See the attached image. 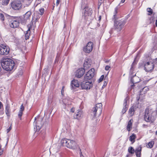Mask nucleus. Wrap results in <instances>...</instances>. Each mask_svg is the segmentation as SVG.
<instances>
[{"label":"nucleus","instance_id":"30","mask_svg":"<svg viewBox=\"0 0 157 157\" xmlns=\"http://www.w3.org/2000/svg\"><path fill=\"white\" fill-rule=\"evenodd\" d=\"M154 144V141H151L150 142H149L147 146V147H149L150 148H151L153 147V146Z\"/></svg>","mask_w":157,"mask_h":157},{"label":"nucleus","instance_id":"51","mask_svg":"<svg viewBox=\"0 0 157 157\" xmlns=\"http://www.w3.org/2000/svg\"><path fill=\"white\" fill-rule=\"evenodd\" d=\"M51 97H49L48 98V101H50V100H51Z\"/></svg>","mask_w":157,"mask_h":157},{"label":"nucleus","instance_id":"53","mask_svg":"<svg viewBox=\"0 0 157 157\" xmlns=\"http://www.w3.org/2000/svg\"><path fill=\"white\" fill-rule=\"evenodd\" d=\"M155 25H156V26H157V20H156V21Z\"/></svg>","mask_w":157,"mask_h":157},{"label":"nucleus","instance_id":"7","mask_svg":"<svg viewBox=\"0 0 157 157\" xmlns=\"http://www.w3.org/2000/svg\"><path fill=\"white\" fill-rule=\"evenodd\" d=\"M42 119L41 117H35V121L33 122L34 129H36V131H39L42 126Z\"/></svg>","mask_w":157,"mask_h":157},{"label":"nucleus","instance_id":"56","mask_svg":"<svg viewBox=\"0 0 157 157\" xmlns=\"http://www.w3.org/2000/svg\"><path fill=\"white\" fill-rule=\"evenodd\" d=\"M155 134L156 135H157V131H156V132H155Z\"/></svg>","mask_w":157,"mask_h":157},{"label":"nucleus","instance_id":"55","mask_svg":"<svg viewBox=\"0 0 157 157\" xmlns=\"http://www.w3.org/2000/svg\"><path fill=\"white\" fill-rule=\"evenodd\" d=\"M99 2H100L101 3L102 1V0H99Z\"/></svg>","mask_w":157,"mask_h":157},{"label":"nucleus","instance_id":"19","mask_svg":"<svg viewBox=\"0 0 157 157\" xmlns=\"http://www.w3.org/2000/svg\"><path fill=\"white\" fill-rule=\"evenodd\" d=\"M79 86V84L78 80L74 79L72 81L71 84V86L72 88L75 89L76 87H78Z\"/></svg>","mask_w":157,"mask_h":157},{"label":"nucleus","instance_id":"57","mask_svg":"<svg viewBox=\"0 0 157 157\" xmlns=\"http://www.w3.org/2000/svg\"><path fill=\"white\" fill-rule=\"evenodd\" d=\"M1 67H0V71H1Z\"/></svg>","mask_w":157,"mask_h":157},{"label":"nucleus","instance_id":"42","mask_svg":"<svg viewBox=\"0 0 157 157\" xmlns=\"http://www.w3.org/2000/svg\"><path fill=\"white\" fill-rule=\"evenodd\" d=\"M110 68V67L109 66H106L105 67V70L106 71H108L109 70Z\"/></svg>","mask_w":157,"mask_h":157},{"label":"nucleus","instance_id":"15","mask_svg":"<svg viewBox=\"0 0 157 157\" xmlns=\"http://www.w3.org/2000/svg\"><path fill=\"white\" fill-rule=\"evenodd\" d=\"M85 70L84 68H81L78 69L75 72L76 77L79 78L82 77L85 73Z\"/></svg>","mask_w":157,"mask_h":157},{"label":"nucleus","instance_id":"21","mask_svg":"<svg viewBox=\"0 0 157 157\" xmlns=\"http://www.w3.org/2000/svg\"><path fill=\"white\" fill-rule=\"evenodd\" d=\"M128 99V98H126L124 100V102L123 104L124 107L122 111V113L123 114H124L125 113L127 109L126 105H127V101Z\"/></svg>","mask_w":157,"mask_h":157},{"label":"nucleus","instance_id":"24","mask_svg":"<svg viewBox=\"0 0 157 157\" xmlns=\"http://www.w3.org/2000/svg\"><path fill=\"white\" fill-rule=\"evenodd\" d=\"M91 66L90 60L88 59H86L84 63V67L87 69Z\"/></svg>","mask_w":157,"mask_h":157},{"label":"nucleus","instance_id":"36","mask_svg":"<svg viewBox=\"0 0 157 157\" xmlns=\"http://www.w3.org/2000/svg\"><path fill=\"white\" fill-rule=\"evenodd\" d=\"M147 10L149 13H148V15H150L152 13V10L151 8H147Z\"/></svg>","mask_w":157,"mask_h":157},{"label":"nucleus","instance_id":"6","mask_svg":"<svg viewBox=\"0 0 157 157\" xmlns=\"http://www.w3.org/2000/svg\"><path fill=\"white\" fill-rule=\"evenodd\" d=\"M102 109V107L101 103L97 104L95 107L93 108L91 114L93 115V117H95L98 115L100 116L101 114Z\"/></svg>","mask_w":157,"mask_h":157},{"label":"nucleus","instance_id":"49","mask_svg":"<svg viewBox=\"0 0 157 157\" xmlns=\"http://www.w3.org/2000/svg\"><path fill=\"white\" fill-rule=\"evenodd\" d=\"M80 157H84L83 156L82 154V153L81 151L80 152Z\"/></svg>","mask_w":157,"mask_h":157},{"label":"nucleus","instance_id":"35","mask_svg":"<svg viewBox=\"0 0 157 157\" xmlns=\"http://www.w3.org/2000/svg\"><path fill=\"white\" fill-rule=\"evenodd\" d=\"M117 10H118V9H117V7H116L115 8V11L114 12V15L113 16V19H115L116 17V14L117 13Z\"/></svg>","mask_w":157,"mask_h":157},{"label":"nucleus","instance_id":"13","mask_svg":"<svg viewBox=\"0 0 157 157\" xmlns=\"http://www.w3.org/2000/svg\"><path fill=\"white\" fill-rule=\"evenodd\" d=\"M95 70L94 68H92L86 73L84 76L86 80L91 79L94 75Z\"/></svg>","mask_w":157,"mask_h":157},{"label":"nucleus","instance_id":"14","mask_svg":"<svg viewBox=\"0 0 157 157\" xmlns=\"http://www.w3.org/2000/svg\"><path fill=\"white\" fill-rule=\"evenodd\" d=\"M81 86L82 89H90L93 86L91 82L83 81L81 84Z\"/></svg>","mask_w":157,"mask_h":157},{"label":"nucleus","instance_id":"11","mask_svg":"<svg viewBox=\"0 0 157 157\" xmlns=\"http://www.w3.org/2000/svg\"><path fill=\"white\" fill-rule=\"evenodd\" d=\"M22 4L20 1H15L13 2L11 4L12 8L14 10H19L22 7Z\"/></svg>","mask_w":157,"mask_h":157},{"label":"nucleus","instance_id":"29","mask_svg":"<svg viewBox=\"0 0 157 157\" xmlns=\"http://www.w3.org/2000/svg\"><path fill=\"white\" fill-rule=\"evenodd\" d=\"M134 61L132 63L131 65V68L130 70V74L131 75H133V71H134V66L135 65Z\"/></svg>","mask_w":157,"mask_h":157},{"label":"nucleus","instance_id":"46","mask_svg":"<svg viewBox=\"0 0 157 157\" xmlns=\"http://www.w3.org/2000/svg\"><path fill=\"white\" fill-rule=\"evenodd\" d=\"M154 63L157 64V58H156L154 61Z\"/></svg>","mask_w":157,"mask_h":157},{"label":"nucleus","instance_id":"45","mask_svg":"<svg viewBox=\"0 0 157 157\" xmlns=\"http://www.w3.org/2000/svg\"><path fill=\"white\" fill-rule=\"evenodd\" d=\"M3 106V105L2 102L0 101V109L2 108V107Z\"/></svg>","mask_w":157,"mask_h":157},{"label":"nucleus","instance_id":"38","mask_svg":"<svg viewBox=\"0 0 157 157\" xmlns=\"http://www.w3.org/2000/svg\"><path fill=\"white\" fill-rule=\"evenodd\" d=\"M0 18L2 21H3L4 20V16L2 13H0Z\"/></svg>","mask_w":157,"mask_h":157},{"label":"nucleus","instance_id":"20","mask_svg":"<svg viewBox=\"0 0 157 157\" xmlns=\"http://www.w3.org/2000/svg\"><path fill=\"white\" fill-rule=\"evenodd\" d=\"M133 122V120L132 119H131L128 121V122L127 126V129L128 132L130 131L132 129Z\"/></svg>","mask_w":157,"mask_h":157},{"label":"nucleus","instance_id":"2","mask_svg":"<svg viewBox=\"0 0 157 157\" xmlns=\"http://www.w3.org/2000/svg\"><path fill=\"white\" fill-rule=\"evenodd\" d=\"M60 142L62 145L70 149H75L78 147V145L75 141L70 139H63L61 140Z\"/></svg>","mask_w":157,"mask_h":157},{"label":"nucleus","instance_id":"8","mask_svg":"<svg viewBox=\"0 0 157 157\" xmlns=\"http://www.w3.org/2000/svg\"><path fill=\"white\" fill-rule=\"evenodd\" d=\"M125 23L124 21H114V26L115 29L117 32H119Z\"/></svg>","mask_w":157,"mask_h":157},{"label":"nucleus","instance_id":"39","mask_svg":"<svg viewBox=\"0 0 157 157\" xmlns=\"http://www.w3.org/2000/svg\"><path fill=\"white\" fill-rule=\"evenodd\" d=\"M104 78V75H102L100 78H99V79L98 80V82H100L103 80V78Z\"/></svg>","mask_w":157,"mask_h":157},{"label":"nucleus","instance_id":"28","mask_svg":"<svg viewBox=\"0 0 157 157\" xmlns=\"http://www.w3.org/2000/svg\"><path fill=\"white\" fill-rule=\"evenodd\" d=\"M149 90V88L147 86L143 88L140 91L141 94H145Z\"/></svg>","mask_w":157,"mask_h":157},{"label":"nucleus","instance_id":"52","mask_svg":"<svg viewBox=\"0 0 157 157\" xmlns=\"http://www.w3.org/2000/svg\"><path fill=\"white\" fill-rule=\"evenodd\" d=\"M22 71H21L20 72V73L19 74V75H22Z\"/></svg>","mask_w":157,"mask_h":157},{"label":"nucleus","instance_id":"32","mask_svg":"<svg viewBox=\"0 0 157 157\" xmlns=\"http://www.w3.org/2000/svg\"><path fill=\"white\" fill-rule=\"evenodd\" d=\"M31 13L30 11H28L25 14L24 17L26 19H28L30 16Z\"/></svg>","mask_w":157,"mask_h":157},{"label":"nucleus","instance_id":"23","mask_svg":"<svg viewBox=\"0 0 157 157\" xmlns=\"http://www.w3.org/2000/svg\"><path fill=\"white\" fill-rule=\"evenodd\" d=\"M24 110V107L23 105V104H22L20 108V109L18 113V116L20 119V120H21V117L23 114V112Z\"/></svg>","mask_w":157,"mask_h":157},{"label":"nucleus","instance_id":"47","mask_svg":"<svg viewBox=\"0 0 157 157\" xmlns=\"http://www.w3.org/2000/svg\"><path fill=\"white\" fill-rule=\"evenodd\" d=\"M3 153V151L2 150H0V155H1Z\"/></svg>","mask_w":157,"mask_h":157},{"label":"nucleus","instance_id":"10","mask_svg":"<svg viewBox=\"0 0 157 157\" xmlns=\"http://www.w3.org/2000/svg\"><path fill=\"white\" fill-rule=\"evenodd\" d=\"M10 51V48L5 45L1 44L0 45V54L6 55L9 54Z\"/></svg>","mask_w":157,"mask_h":157},{"label":"nucleus","instance_id":"4","mask_svg":"<svg viewBox=\"0 0 157 157\" xmlns=\"http://www.w3.org/2000/svg\"><path fill=\"white\" fill-rule=\"evenodd\" d=\"M153 111L151 109L147 108L145 111L144 119L147 122H153L155 120V117L153 115Z\"/></svg>","mask_w":157,"mask_h":157},{"label":"nucleus","instance_id":"18","mask_svg":"<svg viewBox=\"0 0 157 157\" xmlns=\"http://www.w3.org/2000/svg\"><path fill=\"white\" fill-rule=\"evenodd\" d=\"M138 106L139 104L136 103L135 104V105H133L130 108L129 111L130 116L132 117L133 115L135 110L136 109V108L138 107Z\"/></svg>","mask_w":157,"mask_h":157},{"label":"nucleus","instance_id":"12","mask_svg":"<svg viewBox=\"0 0 157 157\" xmlns=\"http://www.w3.org/2000/svg\"><path fill=\"white\" fill-rule=\"evenodd\" d=\"M93 46V43L90 41L87 43L86 46L83 47V50L86 53H89L92 51Z\"/></svg>","mask_w":157,"mask_h":157},{"label":"nucleus","instance_id":"26","mask_svg":"<svg viewBox=\"0 0 157 157\" xmlns=\"http://www.w3.org/2000/svg\"><path fill=\"white\" fill-rule=\"evenodd\" d=\"M30 27H29L28 28L27 31H26V33L25 34V40H27L29 39V36L30 35Z\"/></svg>","mask_w":157,"mask_h":157},{"label":"nucleus","instance_id":"17","mask_svg":"<svg viewBox=\"0 0 157 157\" xmlns=\"http://www.w3.org/2000/svg\"><path fill=\"white\" fill-rule=\"evenodd\" d=\"M19 22L18 20L14 19L10 22V26L12 28L17 27L19 25Z\"/></svg>","mask_w":157,"mask_h":157},{"label":"nucleus","instance_id":"22","mask_svg":"<svg viewBox=\"0 0 157 157\" xmlns=\"http://www.w3.org/2000/svg\"><path fill=\"white\" fill-rule=\"evenodd\" d=\"M141 147L139 146L137 147L135 150V152L136 157H140L141 156Z\"/></svg>","mask_w":157,"mask_h":157},{"label":"nucleus","instance_id":"31","mask_svg":"<svg viewBox=\"0 0 157 157\" xmlns=\"http://www.w3.org/2000/svg\"><path fill=\"white\" fill-rule=\"evenodd\" d=\"M128 152L132 154H134L135 152L134 149L132 147L128 148Z\"/></svg>","mask_w":157,"mask_h":157},{"label":"nucleus","instance_id":"50","mask_svg":"<svg viewBox=\"0 0 157 157\" xmlns=\"http://www.w3.org/2000/svg\"><path fill=\"white\" fill-rule=\"evenodd\" d=\"M125 0H121V2L122 3H123L124 2Z\"/></svg>","mask_w":157,"mask_h":157},{"label":"nucleus","instance_id":"5","mask_svg":"<svg viewBox=\"0 0 157 157\" xmlns=\"http://www.w3.org/2000/svg\"><path fill=\"white\" fill-rule=\"evenodd\" d=\"M102 109V107L101 103L97 104L95 107L93 108L91 114L93 115V117H95L98 115L100 116L101 114Z\"/></svg>","mask_w":157,"mask_h":157},{"label":"nucleus","instance_id":"58","mask_svg":"<svg viewBox=\"0 0 157 157\" xmlns=\"http://www.w3.org/2000/svg\"><path fill=\"white\" fill-rule=\"evenodd\" d=\"M105 78H106V77H105V79H104V80H105Z\"/></svg>","mask_w":157,"mask_h":157},{"label":"nucleus","instance_id":"25","mask_svg":"<svg viewBox=\"0 0 157 157\" xmlns=\"http://www.w3.org/2000/svg\"><path fill=\"white\" fill-rule=\"evenodd\" d=\"M140 79L139 78L136 76L135 75L133 77H132L131 81L133 83H136L139 82Z\"/></svg>","mask_w":157,"mask_h":157},{"label":"nucleus","instance_id":"16","mask_svg":"<svg viewBox=\"0 0 157 157\" xmlns=\"http://www.w3.org/2000/svg\"><path fill=\"white\" fill-rule=\"evenodd\" d=\"M83 115L82 111L81 110H78L73 115L74 118L79 120L83 117Z\"/></svg>","mask_w":157,"mask_h":157},{"label":"nucleus","instance_id":"37","mask_svg":"<svg viewBox=\"0 0 157 157\" xmlns=\"http://www.w3.org/2000/svg\"><path fill=\"white\" fill-rule=\"evenodd\" d=\"M67 99H63L62 100L63 102V104L65 105H66L67 104H69V103L67 102Z\"/></svg>","mask_w":157,"mask_h":157},{"label":"nucleus","instance_id":"44","mask_svg":"<svg viewBox=\"0 0 157 157\" xmlns=\"http://www.w3.org/2000/svg\"><path fill=\"white\" fill-rule=\"evenodd\" d=\"M75 111V109L74 108H72L71 109V112L74 113Z\"/></svg>","mask_w":157,"mask_h":157},{"label":"nucleus","instance_id":"33","mask_svg":"<svg viewBox=\"0 0 157 157\" xmlns=\"http://www.w3.org/2000/svg\"><path fill=\"white\" fill-rule=\"evenodd\" d=\"M10 112L9 108L8 107H6V115L8 116H10Z\"/></svg>","mask_w":157,"mask_h":157},{"label":"nucleus","instance_id":"27","mask_svg":"<svg viewBox=\"0 0 157 157\" xmlns=\"http://www.w3.org/2000/svg\"><path fill=\"white\" fill-rule=\"evenodd\" d=\"M136 138V135L134 134H133L130 136L129 139V140L133 143L135 142Z\"/></svg>","mask_w":157,"mask_h":157},{"label":"nucleus","instance_id":"3","mask_svg":"<svg viewBox=\"0 0 157 157\" xmlns=\"http://www.w3.org/2000/svg\"><path fill=\"white\" fill-rule=\"evenodd\" d=\"M143 63L144 67V70L146 71L149 72L154 68L153 63L150 61L151 58L148 55L145 56L144 58Z\"/></svg>","mask_w":157,"mask_h":157},{"label":"nucleus","instance_id":"34","mask_svg":"<svg viewBox=\"0 0 157 157\" xmlns=\"http://www.w3.org/2000/svg\"><path fill=\"white\" fill-rule=\"evenodd\" d=\"M10 0H2V4L3 5H7L9 3Z\"/></svg>","mask_w":157,"mask_h":157},{"label":"nucleus","instance_id":"40","mask_svg":"<svg viewBox=\"0 0 157 157\" xmlns=\"http://www.w3.org/2000/svg\"><path fill=\"white\" fill-rule=\"evenodd\" d=\"M40 14V15H42L44 12V9L43 8H41L39 10Z\"/></svg>","mask_w":157,"mask_h":157},{"label":"nucleus","instance_id":"1","mask_svg":"<svg viewBox=\"0 0 157 157\" xmlns=\"http://www.w3.org/2000/svg\"><path fill=\"white\" fill-rule=\"evenodd\" d=\"M2 67L6 71H11L15 66L14 62L10 58H5L2 59L1 62Z\"/></svg>","mask_w":157,"mask_h":157},{"label":"nucleus","instance_id":"9","mask_svg":"<svg viewBox=\"0 0 157 157\" xmlns=\"http://www.w3.org/2000/svg\"><path fill=\"white\" fill-rule=\"evenodd\" d=\"M92 13V10L88 7H86L83 11L82 17L85 19H88V17L91 16Z\"/></svg>","mask_w":157,"mask_h":157},{"label":"nucleus","instance_id":"54","mask_svg":"<svg viewBox=\"0 0 157 157\" xmlns=\"http://www.w3.org/2000/svg\"><path fill=\"white\" fill-rule=\"evenodd\" d=\"M156 114H157V107H156Z\"/></svg>","mask_w":157,"mask_h":157},{"label":"nucleus","instance_id":"41","mask_svg":"<svg viewBox=\"0 0 157 157\" xmlns=\"http://www.w3.org/2000/svg\"><path fill=\"white\" fill-rule=\"evenodd\" d=\"M12 127L11 126V125L8 129H6L7 133H8L10 131Z\"/></svg>","mask_w":157,"mask_h":157},{"label":"nucleus","instance_id":"48","mask_svg":"<svg viewBox=\"0 0 157 157\" xmlns=\"http://www.w3.org/2000/svg\"><path fill=\"white\" fill-rule=\"evenodd\" d=\"M63 88H64V87L63 86V88H62V89L61 90V94H62V95H63V92L64 91L63 90Z\"/></svg>","mask_w":157,"mask_h":157},{"label":"nucleus","instance_id":"43","mask_svg":"<svg viewBox=\"0 0 157 157\" xmlns=\"http://www.w3.org/2000/svg\"><path fill=\"white\" fill-rule=\"evenodd\" d=\"M61 1V0H57L56 3V6H58V5L59 4V3Z\"/></svg>","mask_w":157,"mask_h":157}]
</instances>
